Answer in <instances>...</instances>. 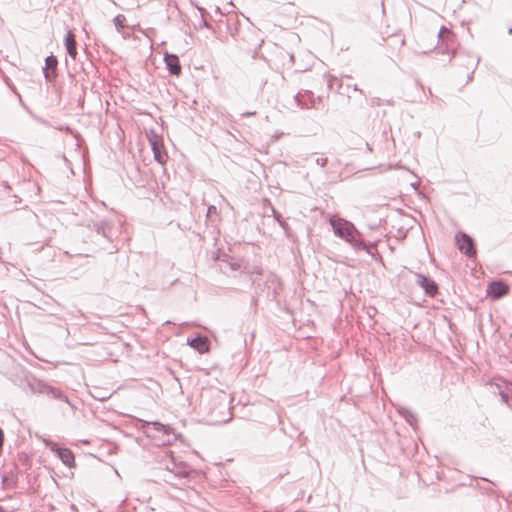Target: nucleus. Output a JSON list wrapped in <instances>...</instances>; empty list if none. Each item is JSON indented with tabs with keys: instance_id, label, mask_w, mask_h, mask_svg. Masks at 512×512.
I'll use <instances>...</instances> for the list:
<instances>
[{
	"instance_id": "20",
	"label": "nucleus",
	"mask_w": 512,
	"mask_h": 512,
	"mask_svg": "<svg viewBox=\"0 0 512 512\" xmlns=\"http://www.w3.org/2000/svg\"><path fill=\"white\" fill-rule=\"evenodd\" d=\"M400 414L403 415L406 419V421L410 424V425H413L414 422H416V416L409 410L407 409H401L400 410Z\"/></svg>"
},
{
	"instance_id": "14",
	"label": "nucleus",
	"mask_w": 512,
	"mask_h": 512,
	"mask_svg": "<svg viewBox=\"0 0 512 512\" xmlns=\"http://www.w3.org/2000/svg\"><path fill=\"white\" fill-rule=\"evenodd\" d=\"M53 451L56 452L62 463L67 467L71 468L75 465V456L70 449L57 446Z\"/></svg>"
},
{
	"instance_id": "32",
	"label": "nucleus",
	"mask_w": 512,
	"mask_h": 512,
	"mask_svg": "<svg viewBox=\"0 0 512 512\" xmlns=\"http://www.w3.org/2000/svg\"><path fill=\"white\" fill-rule=\"evenodd\" d=\"M222 402H223V406L226 407V397H223Z\"/></svg>"
},
{
	"instance_id": "19",
	"label": "nucleus",
	"mask_w": 512,
	"mask_h": 512,
	"mask_svg": "<svg viewBox=\"0 0 512 512\" xmlns=\"http://www.w3.org/2000/svg\"><path fill=\"white\" fill-rule=\"evenodd\" d=\"M167 470L170 471V472H173L177 477L179 478H185L188 476V472H186L185 470L183 469H177L175 470L177 467H176V464L173 463V466H169L167 465Z\"/></svg>"
},
{
	"instance_id": "5",
	"label": "nucleus",
	"mask_w": 512,
	"mask_h": 512,
	"mask_svg": "<svg viewBox=\"0 0 512 512\" xmlns=\"http://www.w3.org/2000/svg\"><path fill=\"white\" fill-rule=\"evenodd\" d=\"M38 389L40 393L46 394L50 398L57 399L61 402H65L71 406L72 409L74 408L69 398L60 389L52 387L44 382H39Z\"/></svg>"
},
{
	"instance_id": "1",
	"label": "nucleus",
	"mask_w": 512,
	"mask_h": 512,
	"mask_svg": "<svg viewBox=\"0 0 512 512\" xmlns=\"http://www.w3.org/2000/svg\"><path fill=\"white\" fill-rule=\"evenodd\" d=\"M329 223L334 234L349 243L355 250H363L369 255H374L373 249H375V244H366L362 234L352 222L338 216H331Z\"/></svg>"
},
{
	"instance_id": "34",
	"label": "nucleus",
	"mask_w": 512,
	"mask_h": 512,
	"mask_svg": "<svg viewBox=\"0 0 512 512\" xmlns=\"http://www.w3.org/2000/svg\"><path fill=\"white\" fill-rule=\"evenodd\" d=\"M0 512H6L2 506H0Z\"/></svg>"
},
{
	"instance_id": "21",
	"label": "nucleus",
	"mask_w": 512,
	"mask_h": 512,
	"mask_svg": "<svg viewBox=\"0 0 512 512\" xmlns=\"http://www.w3.org/2000/svg\"><path fill=\"white\" fill-rule=\"evenodd\" d=\"M327 86L330 90L334 89V85L338 83V79L333 75H327Z\"/></svg>"
},
{
	"instance_id": "28",
	"label": "nucleus",
	"mask_w": 512,
	"mask_h": 512,
	"mask_svg": "<svg viewBox=\"0 0 512 512\" xmlns=\"http://www.w3.org/2000/svg\"><path fill=\"white\" fill-rule=\"evenodd\" d=\"M255 114H256L255 111H248V112L242 113V117H250V116H254Z\"/></svg>"
},
{
	"instance_id": "17",
	"label": "nucleus",
	"mask_w": 512,
	"mask_h": 512,
	"mask_svg": "<svg viewBox=\"0 0 512 512\" xmlns=\"http://www.w3.org/2000/svg\"><path fill=\"white\" fill-rule=\"evenodd\" d=\"M1 482H2L3 488L8 489V488L14 487L16 485L17 477L12 470L4 471L1 474Z\"/></svg>"
},
{
	"instance_id": "12",
	"label": "nucleus",
	"mask_w": 512,
	"mask_h": 512,
	"mask_svg": "<svg viewBox=\"0 0 512 512\" xmlns=\"http://www.w3.org/2000/svg\"><path fill=\"white\" fill-rule=\"evenodd\" d=\"M280 286L278 278L271 274L267 277V280L265 281V288L266 291V298L270 300H274L278 295V288Z\"/></svg>"
},
{
	"instance_id": "13",
	"label": "nucleus",
	"mask_w": 512,
	"mask_h": 512,
	"mask_svg": "<svg viewBox=\"0 0 512 512\" xmlns=\"http://www.w3.org/2000/svg\"><path fill=\"white\" fill-rule=\"evenodd\" d=\"M187 343L199 353H204L209 350V341L205 336L197 335L196 337L189 338Z\"/></svg>"
},
{
	"instance_id": "4",
	"label": "nucleus",
	"mask_w": 512,
	"mask_h": 512,
	"mask_svg": "<svg viewBox=\"0 0 512 512\" xmlns=\"http://www.w3.org/2000/svg\"><path fill=\"white\" fill-rule=\"evenodd\" d=\"M150 144L153 151L154 159L159 164H165L168 159L167 152L164 150L162 138L156 134L150 138Z\"/></svg>"
},
{
	"instance_id": "30",
	"label": "nucleus",
	"mask_w": 512,
	"mask_h": 512,
	"mask_svg": "<svg viewBox=\"0 0 512 512\" xmlns=\"http://www.w3.org/2000/svg\"><path fill=\"white\" fill-rule=\"evenodd\" d=\"M474 70L468 75V81L473 79Z\"/></svg>"
},
{
	"instance_id": "16",
	"label": "nucleus",
	"mask_w": 512,
	"mask_h": 512,
	"mask_svg": "<svg viewBox=\"0 0 512 512\" xmlns=\"http://www.w3.org/2000/svg\"><path fill=\"white\" fill-rule=\"evenodd\" d=\"M146 426H152L155 431L161 432L167 436L174 434L173 428H171L168 425L162 424L161 422H158V421H152V422L143 421V428H145Z\"/></svg>"
},
{
	"instance_id": "23",
	"label": "nucleus",
	"mask_w": 512,
	"mask_h": 512,
	"mask_svg": "<svg viewBox=\"0 0 512 512\" xmlns=\"http://www.w3.org/2000/svg\"><path fill=\"white\" fill-rule=\"evenodd\" d=\"M317 165H320L321 167H325L327 165L328 159L327 158H317L315 160Z\"/></svg>"
},
{
	"instance_id": "7",
	"label": "nucleus",
	"mask_w": 512,
	"mask_h": 512,
	"mask_svg": "<svg viewBox=\"0 0 512 512\" xmlns=\"http://www.w3.org/2000/svg\"><path fill=\"white\" fill-rule=\"evenodd\" d=\"M509 292V285L503 280L492 281L487 287V294L494 300H498Z\"/></svg>"
},
{
	"instance_id": "33",
	"label": "nucleus",
	"mask_w": 512,
	"mask_h": 512,
	"mask_svg": "<svg viewBox=\"0 0 512 512\" xmlns=\"http://www.w3.org/2000/svg\"><path fill=\"white\" fill-rule=\"evenodd\" d=\"M508 34H509V35H512V27H510V28L508 29Z\"/></svg>"
},
{
	"instance_id": "11",
	"label": "nucleus",
	"mask_w": 512,
	"mask_h": 512,
	"mask_svg": "<svg viewBox=\"0 0 512 512\" xmlns=\"http://www.w3.org/2000/svg\"><path fill=\"white\" fill-rule=\"evenodd\" d=\"M164 62L171 75L178 76L181 73V65L177 55L166 53L164 55Z\"/></svg>"
},
{
	"instance_id": "18",
	"label": "nucleus",
	"mask_w": 512,
	"mask_h": 512,
	"mask_svg": "<svg viewBox=\"0 0 512 512\" xmlns=\"http://www.w3.org/2000/svg\"><path fill=\"white\" fill-rule=\"evenodd\" d=\"M113 23L118 32H121L126 27V17L123 14H118L113 18Z\"/></svg>"
},
{
	"instance_id": "24",
	"label": "nucleus",
	"mask_w": 512,
	"mask_h": 512,
	"mask_svg": "<svg viewBox=\"0 0 512 512\" xmlns=\"http://www.w3.org/2000/svg\"><path fill=\"white\" fill-rule=\"evenodd\" d=\"M217 213V208L216 206L214 205H210L207 209V216L209 217L210 215L212 214H216Z\"/></svg>"
},
{
	"instance_id": "8",
	"label": "nucleus",
	"mask_w": 512,
	"mask_h": 512,
	"mask_svg": "<svg viewBox=\"0 0 512 512\" xmlns=\"http://www.w3.org/2000/svg\"><path fill=\"white\" fill-rule=\"evenodd\" d=\"M438 38L442 45H446V50L444 52H452L455 54V34L450 29L445 26L441 27L438 33Z\"/></svg>"
},
{
	"instance_id": "6",
	"label": "nucleus",
	"mask_w": 512,
	"mask_h": 512,
	"mask_svg": "<svg viewBox=\"0 0 512 512\" xmlns=\"http://www.w3.org/2000/svg\"><path fill=\"white\" fill-rule=\"evenodd\" d=\"M415 277L417 285H419L428 296L434 297L438 293V285L432 278L421 273H415Z\"/></svg>"
},
{
	"instance_id": "25",
	"label": "nucleus",
	"mask_w": 512,
	"mask_h": 512,
	"mask_svg": "<svg viewBox=\"0 0 512 512\" xmlns=\"http://www.w3.org/2000/svg\"><path fill=\"white\" fill-rule=\"evenodd\" d=\"M500 396H501V399L504 403H508L509 402V396L506 392L504 391H500Z\"/></svg>"
},
{
	"instance_id": "27",
	"label": "nucleus",
	"mask_w": 512,
	"mask_h": 512,
	"mask_svg": "<svg viewBox=\"0 0 512 512\" xmlns=\"http://www.w3.org/2000/svg\"><path fill=\"white\" fill-rule=\"evenodd\" d=\"M479 61H480L479 57H477V56L471 57V65L472 66L476 67L478 65Z\"/></svg>"
},
{
	"instance_id": "9",
	"label": "nucleus",
	"mask_w": 512,
	"mask_h": 512,
	"mask_svg": "<svg viewBox=\"0 0 512 512\" xmlns=\"http://www.w3.org/2000/svg\"><path fill=\"white\" fill-rule=\"evenodd\" d=\"M294 98L297 104L303 109L315 107L316 99L314 97L313 92L309 90L298 92ZM317 101H321V97H317Z\"/></svg>"
},
{
	"instance_id": "10",
	"label": "nucleus",
	"mask_w": 512,
	"mask_h": 512,
	"mask_svg": "<svg viewBox=\"0 0 512 512\" xmlns=\"http://www.w3.org/2000/svg\"><path fill=\"white\" fill-rule=\"evenodd\" d=\"M58 60L54 55H50L45 59V66L43 67V74L47 81H53L57 76Z\"/></svg>"
},
{
	"instance_id": "3",
	"label": "nucleus",
	"mask_w": 512,
	"mask_h": 512,
	"mask_svg": "<svg viewBox=\"0 0 512 512\" xmlns=\"http://www.w3.org/2000/svg\"><path fill=\"white\" fill-rule=\"evenodd\" d=\"M455 241L458 249L465 253L468 257H473L476 255V248L474 240L464 232H458L455 235Z\"/></svg>"
},
{
	"instance_id": "15",
	"label": "nucleus",
	"mask_w": 512,
	"mask_h": 512,
	"mask_svg": "<svg viewBox=\"0 0 512 512\" xmlns=\"http://www.w3.org/2000/svg\"><path fill=\"white\" fill-rule=\"evenodd\" d=\"M64 44L66 47L67 54L72 59H75L77 56V43H76L75 35L73 34L72 31L69 30L67 32L65 39H64Z\"/></svg>"
},
{
	"instance_id": "26",
	"label": "nucleus",
	"mask_w": 512,
	"mask_h": 512,
	"mask_svg": "<svg viewBox=\"0 0 512 512\" xmlns=\"http://www.w3.org/2000/svg\"><path fill=\"white\" fill-rule=\"evenodd\" d=\"M3 445H4V432H3L2 428L0 427V453L2 452Z\"/></svg>"
},
{
	"instance_id": "31",
	"label": "nucleus",
	"mask_w": 512,
	"mask_h": 512,
	"mask_svg": "<svg viewBox=\"0 0 512 512\" xmlns=\"http://www.w3.org/2000/svg\"><path fill=\"white\" fill-rule=\"evenodd\" d=\"M353 88L355 91H359L360 93H363V91L361 89H359L357 85H354Z\"/></svg>"
},
{
	"instance_id": "22",
	"label": "nucleus",
	"mask_w": 512,
	"mask_h": 512,
	"mask_svg": "<svg viewBox=\"0 0 512 512\" xmlns=\"http://www.w3.org/2000/svg\"><path fill=\"white\" fill-rule=\"evenodd\" d=\"M273 215H274V218L279 222L280 226L285 228L287 223L286 221L282 218V216L276 212L274 209H273Z\"/></svg>"
},
{
	"instance_id": "29",
	"label": "nucleus",
	"mask_w": 512,
	"mask_h": 512,
	"mask_svg": "<svg viewBox=\"0 0 512 512\" xmlns=\"http://www.w3.org/2000/svg\"><path fill=\"white\" fill-rule=\"evenodd\" d=\"M13 92L17 95L19 101L21 102L22 99H21V95L15 90V88H12Z\"/></svg>"
},
{
	"instance_id": "2",
	"label": "nucleus",
	"mask_w": 512,
	"mask_h": 512,
	"mask_svg": "<svg viewBox=\"0 0 512 512\" xmlns=\"http://www.w3.org/2000/svg\"><path fill=\"white\" fill-rule=\"evenodd\" d=\"M87 227L96 232L97 235L111 242L114 237L113 224L106 219H96L88 223Z\"/></svg>"
}]
</instances>
